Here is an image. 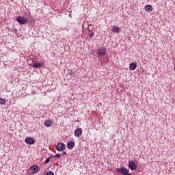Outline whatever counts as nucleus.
Wrapping results in <instances>:
<instances>
[{
	"label": "nucleus",
	"mask_w": 175,
	"mask_h": 175,
	"mask_svg": "<svg viewBox=\"0 0 175 175\" xmlns=\"http://www.w3.org/2000/svg\"><path fill=\"white\" fill-rule=\"evenodd\" d=\"M75 135L77 137H80L83 135V129L81 128H78L75 131Z\"/></svg>",
	"instance_id": "423d86ee"
},
{
	"label": "nucleus",
	"mask_w": 175,
	"mask_h": 175,
	"mask_svg": "<svg viewBox=\"0 0 175 175\" xmlns=\"http://www.w3.org/2000/svg\"><path fill=\"white\" fill-rule=\"evenodd\" d=\"M16 21H18V23H19V24H27V23H28V19H26L25 18L23 17V16H18L16 18Z\"/></svg>",
	"instance_id": "20e7f679"
},
{
	"label": "nucleus",
	"mask_w": 175,
	"mask_h": 175,
	"mask_svg": "<svg viewBox=\"0 0 175 175\" xmlns=\"http://www.w3.org/2000/svg\"><path fill=\"white\" fill-rule=\"evenodd\" d=\"M5 103H6V100L0 98V105H5Z\"/></svg>",
	"instance_id": "4468645a"
},
{
	"label": "nucleus",
	"mask_w": 175,
	"mask_h": 175,
	"mask_svg": "<svg viewBox=\"0 0 175 175\" xmlns=\"http://www.w3.org/2000/svg\"><path fill=\"white\" fill-rule=\"evenodd\" d=\"M73 147H75V142H68V144H67V148H68L69 150H72V148H73Z\"/></svg>",
	"instance_id": "9b49d317"
},
{
	"label": "nucleus",
	"mask_w": 175,
	"mask_h": 175,
	"mask_svg": "<svg viewBox=\"0 0 175 175\" xmlns=\"http://www.w3.org/2000/svg\"><path fill=\"white\" fill-rule=\"evenodd\" d=\"M112 31L113 32H116V33H118V32H120V27H113L112 28Z\"/></svg>",
	"instance_id": "ddd939ff"
},
{
	"label": "nucleus",
	"mask_w": 175,
	"mask_h": 175,
	"mask_svg": "<svg viewBox=\"0 0 175 175\" xmlns=\"http://www.w3.org/2000/svg\"><path fill=\"white\" fill-rule=\"evenodd\" d=\"M107 52L106 51V49L105 48H100L97 51V54L99 55V57H105Z\"/></svg>",
	"instance_id": "f03ea898"
},
{
	"label": "nucleus",
	"mask_w": 175,
	"mask_h": 175,
	"mask_svg": "<svg viewBox=\"0 0 175 175\" xmlns=\"http://www.w3.org/2000/svg\"><path fill=\"white\" fill-rule=\"evenodd\" d=\"M55 148L57 151H64L66 148V146L65 145V144L59 142L57 145H55Z\"/></svg>",
	"instance_id": "f257e3e1"
},
{
	"label": "nucleus",
	"mask_w": 175,
	"mask_h": 175,
	"mask_svg": "<svg viewBox=\"0 0 175 175\" xmlns=\"http://www.w3.org/2000/svg\"><path fill=\"white\" fill-rule=\"evenodd\" d=\"M136 68H137V64H136L135 63H131L129 66L130 70H135Z\"/></svg>",
	"instance_id": "f8f14e48"
},
{
	"label": "nucleus",
	"mask_w": 175,
	"mask_h": 175,
	"mask_svg": "<svg viewBox=\"0 0 175 175\" xmlns=\"http://www.w3.org/2000/svg\"><path fill=\"white\" fill-rule=\"evenodd\" d=\"M43 64H44L43 62H40V63H36L35 62H33V68H40V66H43Z\"/></svg>",
	"instance_id": "1a4fd4ad"
},
{
	"label": "nucleus",
	"mask_w": 175,
	"mask_h": 175,
	"mask_svg": "<svg viewBox=\"0 0 175 175\" xmlns=\"http://www.w3.org/2000/svg\"><path fill=\"white\" fill-rule=\"evenodd\" d=\"M25 142L26 144H29V145L35 144V139H33V138L32 137H29L25 138Z\"/></svg>",
	"instance_id": "39448f33"
},
{
	"label": "nucleus",
	"mask_w": 175,
	"mask_h": 175,
	"mask_svg": "<svg viewBox=\"0 0 175 175\" xmlns=\"http://www.w3.org/2000/svg\"><path fill=\"white\" fill-rule=\"evenodd\" d=\"M129 167L131 170H136L137 169V164L133 161H129Z\"/></svg>",
	"instance_id": "7ed1b4c3"
},
{
	"label": "nucleus",
	"mask_w": 175,
	"mask_h": 175,
	"mask_svg": "<svg viewBox=\"0 0 175 175\" xmlns=\"http://www.w3.org/2000/svg\"><path fill=\"white\" fill-rule=\"evenodd\" d=\"M144 10L146 12H152V5H147L144 8Z\"/></svg>",
	"instance_id": "9d476101"
},
{
	"label": "nucleus",
	"mask_w": 175,
	"mask_h": 175,
	"mask_svg": "<svg viewBox=\"0 0 175 175\" xmlns=\"http://www.w3.org/2000/svg\"><path fill=\"white\" fill-rule=\"evenodd\" d=\"M62 155H66V152H64Z\"/></svg>",
	"instance_id": "a211bd4d"
},
{
	"label": "nucleus",
	"mask_w": 175,
	"mask_h": 175,
	"mask_svg": "<svg viewBox=\"0 0 175 175\" xmlns=\"http://www.w3.org/2000/svg\"><path fill=\"white\" fill-rule=\"evenodd\" d=\"M30 170H31V172H36V173H38V172H39V167H38L36 165H34L31 167Z\"/></svg>",
	"instance_id": "6e6552de"
},
{
	"label": "nucleus",
	"mask_w": 175,
	"mask_h": 175,
	"mask_svg": "<svg viewBox=\"0 0 175 175\" xmlns=\"http://www.w3.org/2000/svg\"><path fill=\"white\" fill-rule=\"evenodd\" d=\"M45 175H54V172H53L52 171H48Z\"/></svg>",
	"instance_id": "2eb2a0df"
},
{
	"label": "nucleus",
	"mask_w": 175,
	"mask_h": 175,
	"mask_svg": "<svg viewBox=\"0 0 175 175\" xmlns=\"http://www.w3.org/2000/svg\"><path fill=\"white\" fill-rule=\"evenodd\" d=\"M49 162H50V157L47 158V159L45 160V163H49Z\"/></svg>",
	"instance_id": "f3484780"
},
{
	"label": "nucleus",
	"mask_w": 175,
	"mask_h": 175,
	"mask_svg": "<svg viewBox=\"0 0 175 175\" xmlns=\"http://www.w3.org/2000/svg\"><path fill=\"white\" fill-rule=\"evenodd\" d=\"M44 125H45V126H47V128H50V126H51V125H53V121L52 120H45Z\"/></svg>",
	"instance_id": "0eeeda50"
},
{
	"label": "nucleus",
	"mask_w": 175,
	"mask_h": 175,
	"mask_svg": "<svg viewBox=\"0 0 175 175\" xmlns=\"http://www.w3.org/2000/svg\"><path fill=\"white\" fill-rule=\"evenodd\" d=\"M55 158H61V154L57 153L55 154Z\"/></svg>",
	"instance_id": "dca6fc26"
},
{
	"label": "nucleus",
	"mask_w": 175,
	"mask_h": 175,
	"mask_svg": "<svg viewBox=\"0 0 175 175\" xmlns=\"http://www.w3.org/2000/svg\"><path fill=\"white\" fill-rule=\"evenodd\" d=\"M90 36H94V33H90Z\"/></svg>",
	"instance_id": "6ab92c4d"
}]
</instances>
